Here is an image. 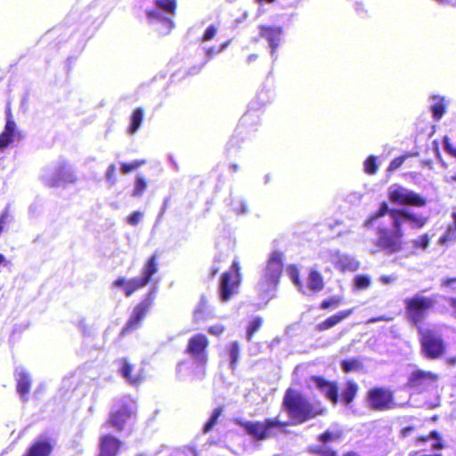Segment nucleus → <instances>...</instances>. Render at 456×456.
I'll list each match as a JSON object with an SVG mask.
<instances>
[{"label":"nucleus","instance_id":"nucleus-1","mask_svg":"<svg viewBox=\"0 0 456 456\" xmlns=\"http://www.w3.org/2000/svg\"><path fill=\"white\" fill-rule=\"evenodd\" d=\"M282 408L294 425H300L326 412L320 401L311 402L305 395L292 387L286 389L282 398Z\"/></svg>","mask_w":456,"mask_h":456},{"label":"nucleus","instance_id":"nucleus-2","mask_svg":"<svg viewBox=\"0 0 456 456\" xmlns=\"http://www.w3.org/2000/svg\"><path fill=\"white\" fill-rule=\"evenodd\" d=\"M391 220V227L385 224L377 226L375 237L371 240L373 253L392 256L400 253L403 249L405 244L403 229L399 226L398 220Z\"/></svg>","mask_w":456,"mask_h":456},{"label":"nucleus","instance_id":"nucleus-3","mask_svg":"<svg viewBox=\"0 0 456 456\" xmlns=\"http://www.w3.org/2000/svg\"><path fill=\"white\" fill-rule=\"evenodd\" d=\"M386 215H388L391 219L398 220L400 227H403L404 221H408L413 229H420L428 223V217L426 216L414 214L405 208H389L387 203L386 201H382L379 209L369 215L364 220L363 225L366 228H370L375 222Z\"/></svg>","mask_w":456,"mask_h":456},{"label":"nucleus","instance_id":"nucleus-4","mask_svg":"<svg viewBox=\"0 0 456 456\" xmlns=\"http://www.w3.org/2000/svg\"><path fill=\"white\" fill-rule=\"evenodd\" d=\"M157 253L152 254L144 263L142 275L126 280L124 277H118L112 282V287L122 288L126 297H131L136 291L146 287L152 279V276L159 270Z\"/></svg>","mask_w":456,"mask_h":456},{"label":"nucleus","instance_id":"nucleus-5","mask_svg":"<svg viewBox=\"0 0 456 456\" xmlns=\"http://www.w3.org/2000/svg\"><path fill=\"white\" fill-rule=\"evenodd\" d=\"M137 405L132 401H122L112 408L102 428H112L117 433L125 432L129 429L130 423L137 418Z\"/></svg>","mask_w":456,"mask_h":456},{"label":"nucleus","instance_id":"nucleus-6","mask_svg":"<svg viewBox=\"0 0 456 456\" xmlns=\"http://www.w3.org/2000/svg\"><path fill=\"white\" fill-rule=\"evenodd\" d=\"M420 353L428 360H436L444 356L447 345L442 334L430 328H419L418 330Z\"/></svg>","mask_w":456,"mask_h":456},{"label":"nucleus","instance_id":"nucleus-7","mask_svg":"<svg viewBox=\"0 0 456 456\" xmlns=\"http://www.w3.org/2000/svg\"><path fill=\"white\" fill-rule=\"evenodd\" d=\"M436 299L432 297H425L416 294L404 300V308L407 321L418 330L424 328V321L428 312L434 308Z\"/></svg>","mask_w":456,"mask_h":456},{"label":"nucleus","instance_id":"nucleus-8","mask_svg":"<svg viewBox=\"0 0 456 456\" xmlns=\"http://www.w3.org/2000/svg\"><path fill=\"white\" fill-rule=\"evenodd\" d=\"M239 425L245 432L256 441H263L277 435V430L286 432L288 422L281 421L277 418H267L264 421H239Z\"/></svg>","mask_w":456,"mask_h":456},{"label":"nucleus","instance_id":"nucleus-9","mask_svg":"<svg viewBox=\"0 0 456 456\" xmlns=\"http://www.w3.org/2000/svg\"><path fill=\"white\" fill-rule=\"evenodd\" d=\"M155 294L156 289L149 290L147 294L134 305L129 318L119 332V337L125 338L142 326L144 319L154 305Z\"/></svg>","mask_w":456,"mask_h":456},{"label":"nucleus","instance_id":"nucleus-10","mask_svg":"<svg viewBox=\"0 0 456 456\" xmlns=\"http://www.w3.org/2000/svg\"><path fill=\"white\" fill-rule=\"evenodd\" d=\"M365 401L369 409L373 411H386L398 407L395 391L383 386L370 387L366 392Z\"/></svg>","mask_w":456,"mask_h":456},{"label":"nucleus","instance_id":"nucleus-11","mask_svg":"<svg viewBox=\"0 0 456 456\" xmlns=\"http://www.w3.org/2000/svg\"><path fill=\"white\" fill-rule=\"evenodd\" d=\"M283 254L280 250L271 253L267 261L263 278L260 282L261 289L268 291L277 287L283 272Z\"/></svg>","mask_w":456,"mask_h":456},{"label":"nucleus","instance_id":"nucleus-12","mask_svg":"<svg viewBox=\"0 0 456 456\" xmlns=\"http://www.w3.org/2000/svg\"><path fill=\"white\" fill-rule=\"evenodd\" d=\"M289 275L297 289L303 294H306L308 291L316 294L324 289V278L318 270L311 269L308 272L306 284H304L301 281L299 270L296 265L289 266Z\"/></svg>","mask_w":456,"mask_h":456},{"label":"nucleus","instance_id":"nucleus-13","mask_svg":"<svg viewBox=\"0 0 456 456\" xmlns=\"http://www.w3.org/2000/svg\"><path fill=\"white\" fill-rule=\"evenodd\" d=\"M231 271L222 273L219 283V297L222 302L229 301L237 294L240 283V265L238 261H233Z\"/></svg>","mask_w":456,"mask_h":456},{"label":"nucleus","instance_id":"nucleus-14","mask_svg":"<svg viewBox=\"0 0 456 456\" xmlns=\"http://www.w3.org/2000/svg\"><path fill=\"white\" fill-rule=\"evenodd\" d=\"M208 337L202 333H196L188 339L185 353L198 366L205 367L208 362Z\"/></svg>","mask_w":456,"mask_h":456},{"label":"nucleus","instance_id":"nucleus-15","mask_svg":"<svg viewBox=\"0 0 456 456\" xmlns=\"http://www.w3.org/2000/svg\"><path fill=\"white\" fill-rule=\"evenodd\" d=\"M388 199L391 203L400 206L421 208L427 204L426 199L420 194L402 186L390 190Z\"/></svg>","mask_w":456,"mask_h":456},{"label":"nucleus","instance_id":"nucleus-16","mask_svg":"<svg viewBox=\"0 0 456 456\" xmlns=\"http://www.w3.org/2000/svg\"><path fill=\"white\" fill-rule=\"evenodd\" d=\"M438 380V375L430 370L417 369L413 370L408 377L406 386L409 388L422 391L429 385Z\"/></svg>","mask_w":456,"mask_h":456},{"label":"nucleus","instance_id":"nucleus-17","mask_svg":"<svg viewBox=\"0 0 456 456\" xmlns=\"http://www.w3.org/2000/svg\"><path fill=\"white\" fill-rule=\"evenodd\" d=\"M122 441L116 436L104 433L99 438V453L97 456H118L122 448Z\"/></svg>","mask_w":456,"mask_h":456},{"label":"nucleus","instance_id":"nucleus-18","mask_svg":"<svg viewBox=\"0 0 456 456\" xmlns=\"http://www.w3.org/2000/svg\"><path fill=\"white\" fill-rule=\"evenodd\" d=\"M310 379L330 402L333 404L338 402V387L336 381L328 380L322 376H312Z\"/></svg>","mask_w":456,"mask_h":456},{"label":"nucleus","instance_id":"nucleus-19","mask_svg":"<svg viewBox=\"0 0 456 456\" xmlns=\"http://www.w3.org/2000/svg\"><path fill=\"white\" fill-rule=\"evenodd\" d=\"M259 35L261 37L265 38L272 48L271 53L274 54L281 39L283 33L281 27L260 25L258 27Z\"/></svg>","mask_w":456,"mask_h":456},{"label":"nucleus","instance_id":"nucleus-20","mask_svg":"<svg viewBox=\"0 0 456 456\" xmlns=\"http://www.w3.org/2000/svg\"><path fill=\"white\" fill-rule=\"evenodd\" d=\"M354 309V308H348L345 309L339 312H337L336 314L330 315L321 322L317 323L315 325V330L318 332H323L328 330H330L334 328L335 326L338 325L340 322H342L344 320L348 318L350 315L353 314Z\"/></svg>","mask_w":456,"mask_h":456},{"label":"nucleus","instance_id":"nucleus-21","mask_svg":"<svg viewBox=\"0 0 456 456\" xmlns=\"http://www.w3.org/2000/svg\"><path fill=\"white\" fill-rule=\"evenodd\" d=\"M16 136H20L19 133L16 131V123L12 119L11 112L8 111L4 131L0 134V149L3 150L8 147L14 141Z\"/></svg>","mask_w":456,"mask_h":456},{"label":"nucleus","instance_id":"nucleus-22","mask_svg":"<svg viewBox=\"0 0 456 456\" xmlns=\"http://www.w3.org/2000/svg\"><path fill=\"white\" fill-rule=\"evenodd\" d=\"M53 450V444L48 438L36 440L28 449L27 456H50Z\"/></svg>","mask_w":456,"mask_h":456},{"label":"nucleus","instance_id":"nucleus-23","mask_svg":"<svg viewBox=\"0 0 456 456\" xmlns=\"http://www.w3.org/2000/svg\"><path fill=\"white\" fill-rule=\"evenodd\" d=\"M358 391V384L353 380H347L345 389L340 394V401L345 405H349L356 397Z\"/></svg>","mask_w":456,"mask_h":456},{"label":"nucleus","instance_id":"nucleus-24","mask_svg":"<svg viewBox=\"0 0 456 456\" xmlns=\"http://www.w3.org/2000/svg\"><path fill=\"white\" fill-rule=\"evenodd\" d=\"M122 367L120 369L121 375L132 385L140 384L143 378L140 374L132 375L134 366L128 362L126 358L120 360Z\"/></svg>","mask_w":456,"mask_h":456},{"label":"nucleus","instance_id":"nucleus-25","mask_svg":"<svg viewBox=\"0 0 456 456\" xmlns=\"http://www.w3.org/2000/svg\"><path fill=\"white\" fill-rule=\"evenodd\" d=\"M430 439L434 440L432 444V448L435 450H441L444 447L442 437L438 431L432 430L426 436H416L415 441L416 444H425L428 442Z\"/></svg>","mask_w":456,"mask_h":456},{"label":"nucleus","instance_id":"nucleus-26","mask_svg":"<svg viewBox=\"0 0 456 456\" xmlns=\"http://www.w3.org/2000/svg\"><path fill=\"white\" fill-rule=\"evenodd\" d=\"M334 266L341 272L352 271L356 268V265L353 258L348 256L336 254L333 260Z\"/></svg>","mask_w":456,"mask_h":456},{"label":"nucleus","instance_id":"nucleus-27","mask_svg":"<svg viewBox=\"0 0 456 456\" xmlns=\"http://www.w3.org/2000/svg\"><path fill=\"white\" fill-rule=\"evenodd\" d=\"M31 387V379L28 373L21 372L19 379L17 380L16 390L18 394L23 398L27 399Z\"/></svg>","mask_w":456,"mask_h":456},{"label":"nucleus","instance_id":"nucleus-28","mask_svg":"<svg viewBox=\"0 0 456 456\" xmlns=\"http://www.w3.org/2000/svg\"><path fill=\"white\" fill-rule=\"evenodd\" d=\"M144 117V110L142 107H137L132 112L130 125L127 128L129 134H134L140 127Z\"/></svg>","mask_w":456,"mask_h":456},{"label":"nucleus","instance_id":"nucleus-29","mask_svg":"<svg viewBox=\"0 0 456 456\" xmlns=\"http://www.w3.org/2000/svg\"><path fill=\"white\" fill-rule=\"evenodd\" d=\"M307 452L314 456H338V452L330 446L315 444L307 447Z\"/></svg>","mask_w":456,"mask_h":456},{"label":"nucleus","instance_id":"nucleus-30","mask_svg":"<svg viewBox=\"0 0 456 456\" xmlns=\"http://www.w3.org/2000/svg\"><path fill=\"white\" fill-rule=\"evenodd\" d=\"M433 98L436 101L431 105L430 110L432 112L433 118L435 120H439L446 111V104L444 97L434 96Z\"/></svg>","mask_w":456,"mask_h":456},{"label":"nucleus","instance_id":"nucleus-31","mask_svg":"<svg viewBox=\"0 0 456 456\" xmlns=\"http://www.w3.org/2000/svg\"><path fill=\"white\" fill-rule=\"evenodd\" d=\"M342 437L343 432L341 430L333 431L327 429L317 436V440L322 444L326 445L330 442L339 441Z\"/></svg>","mask_w":456,"mask_h":456},{"label":"nucleus","instance_id":"nucleus-32","mask_svg":"<svg viewBox=\"0 0 456 456\" xmlns=\"http://www.w3.org/2000/svg\"><path fill=\"white\" fill-rule=\"evenodd\" d=\"M155 5L166 13L174 15L177 8V0H155Z\"/></svg>","mask_w":456,"mask_h":456},{"label":"nucleus","instance_id":"nucleus-33","mask_svg":"<svg viewBox=\"0 0 456 456\" xmlns=\"http://www.w3.org/2000/svg\"><path fill=\"white\" fill-rule=\"evenodd\" d=\"M341 368L345 373H349L362 369V363L359 358L345 359L341 362Z\"/></svg>","mask_w":456,"mask_h":456},{"label":"nucleus","instance_id":"nucleus-34","mask_svg":"<svg viewBox=\"0 0 456 456\" xmlns=\"http://www.w3.org/2000/svg\"><path fill=\"white\" fill-rule=\"evenodd\" d=\"M417 155H418L417 152H411V153H406V154H403V155H401L399 157L395 158L389 163V165H388V167L387 168V173H393L394 171H395L398 168H400L402 167V165L403 164V162L407 159H409L411 157L417 156Z\"/></svg>","mask_w":456,"mask_h":456},{"label":"nucleus","instance_id":"nucleus-35","mask_svg":"<svg viewBox=\"0 0 456 456\" xmlns=\"http://www.w3.org/2000/svg\"><path fill=\"white\" fill-rule=\"evenodd\" d=\"M264 323V320L260 316L255 317L248 325L246 330V338L250 341L256 331L260 330Z\"/></svg>","mask_w":456,"mask_h":456},{"label":"nucleus","instance_id":"nucleus-36","mask_svg":"<svg viewBox=\"0 0 456 456\" xmlns=\"http://www.w3.org/2000/svg\"><path fill=\"white\" fill-rule=\"evenodd\" d=\"M208 307V298L206 296H201L200 299L194 309L193 315L196 321L203 319L206 315Z\"/></svg>","mask_w":456,"mask_h":456},{"label":"nucleus","instance_id":"nucleus-37","mask_svg":"<svg viewBox=\"0 0 456 456\" xmlns=\"http://www.w3.org/2000/svg\"><path fill=\"white\" fill-rule=\"evenodd\" d=\"M229 354L231 357L230 366L232 370H235L240 358V344L233 341L230 344Z\"/></svg>","mask_w":456,"mask_h":456},{"label":"nucleus","instance_id":"nucleus-38","mask_svg":"<svg viewBox=\"0 0 456 456\" xmlns=\"http://www.w3.org/2000/svg\"><path fill=\"white\" fill-rule=\"evenodd\" d=\"M364 172L368 175H375L379 169L378 158L370 155L363 163Z\"/></svg>","mask_w":456,"mask_h":456},{"label":"nucleus","instance_id":"nucleus-39","mask_svg":"<svg viewBox=\"0 0 456 456\" xmlns=\"http://www.w3.org/2000/svg\"><path fill=\"white\" fill-rule=\"evenodd\" d=\"M222 412H223V406H218L213 411L210 418L208 419V420L205 423V425L203 427L204 433H208L213 428V427L217 422V419H218L219 416L222 414Z\"/></svg>","mask_w":456,"mask_h":456},{"label":"nucleus","instance_id":"nucleus-40","mask_svg":"<svg viewBox=\"0 0 456 456\" xmlns=\"http://www.w3.org/2000/svg\"><path fill=\"white\" fill-rule=\"evenodd\" d=\"M412 247L414 249L426 250L430 243V236L428 233H424L418 238L411 240Z\"/></svg>","mask_w":456,"mask_h":456},{"label":"nucleus","instance_id":"nucleus-41","mask_svg":"<svg viewBox=\"0 0 456 456\" xmlns=\"http://www.w3.org/2000/svg\"><path fill=\"white\" fill-rule=\"evenodd\" d=\"M148 186L147 180L142 176H137L134 182V188L132 191L134 197H141Z\"/></svg>","mask_w":456,"mask_h":456},{"label":"nucleus","instance_id":"nucleus-42","mask_svg":"<svg viewBox=\"0 0 456 456\" xmlns=\"http://www.w3.org/2000/svg\"><path fill=\"white\" fill-rule=\"evenodd\" d=\"M443 144L444 151L452 158L456 159V147L451 142L449 136L443 137ZM452 180L456 182V173L452 176Z\"/></svg>","mask_w":456,"mask_h":456},{"label":"nucleus","instance_id":"nucleus-43","mask_svg":"<svg viewBox=\"0 0 456 456\" xmlns=\"http://www.w3.org/2000/svg\"><path fill=\"white\" fill-rule=\"evenodd\" d=\"M342 303V300L339 297H332L327 299H324L320 304V308L322 310H327L332 307H338Z\"/></svg>","mask_w":456,"mask_h":456},{"label":"nucleus","instance_id":"nucleus-44","mask_svg":"<svg viewBox=\"0 0 456 456\" xmlns=\"http://www.w3.org/2000/svg\"><path fill=\"white\" fill-rule=\"evenodd\" d=\"M143 164H145V160L144 159L134 160V161L130 162V163H123L121 165L120 170H121V172L123 174H128V173H130V172L139 168Z\"/></svg>","mask_w":456,"mask_h":456},{"label":"nucleus","instance_id":"nucleus-45","mask_svg":"<svg viewBox=\"0 0 456 456\" xmlns=\"http://www.w3.org/2000/svg\"><path fill=\"white\" fill-rule=\"evenodd\" d=\"M147 17L150 20H164L168 23L169 28L173 27V20L168 18H164L163 14L159 10H149L146 12Z\"/></svg>","mask_w":456,"mask_h":456},{"label":"nucleus","instance_id":"nucleus-46","mask_svg":"<svg viewBox=\"0 0 456 456\" xmlns=\"http://www.w3.org/2000/svg\"><path fill=\"white\" fill-rule=\"evenodd\" d=\"M370 284V280L367 275H357L354 278V287L357 289H364Z\"/></svg>","mask_w":456,"mask_h":456},{"label":"nucleus","instance_id":"nucleus-47","mask_svg":"<svg viewBox=\"0 0 456 456\" xmlns=\"http://www.w3.org/2000/svg\"><path fill=\"white\" fill-rule=\"evenodd\" d=\"M143 214L141 211H134L126 217V222L132 226L137 225L142 219Z\"/></svg>","mask_w":456,"mask_h":456},{"label":"nucleus","instance_id":"nucleus-48","mask_svg":"<svg viewBox=\"0 0 456 456\" xmlns=\"http://www.w3.org/2000/svg\"><path fill=\"white\" fill-rule=\"evenodd\" d=\"M216 26L210 25L206 28V30L201 37V40L203 42L209 41L216 36Z\"/></svg>","mask_w":456,"mask_h":456},{"label":"nucleus","instance_id":"nucleus-49","mask_svg":"<svg viewBox=\"0 0 456 456\" xmlns=\"http://www.w3.org/2000/svg\"><path fill=\"white\" fill-rule=\"evenodd\" d=\"M224 330L225 328L222 324H215L208 328V333L216 337L220 336L224 331Z\"/></svg>","mask_w":456,"mask_h":456},{"label":"nucleus","instance_id":"nucleus-50","mask_svg":"<svg viewBox=\"0 0 456 456\" xmlns=\"http://www.w3.org/2000/svg\"><path fill=\"white\" fill-rule=\"evenodd\" d=\"M115 172H116V167L114 164H110L108 168H107V171H106V174H105V176H106V179L110 182V183H114L115 182Z\"/></svg>","mask_w":456,"mask_h":456},{"label":"nucleus","instance_id":"nucleus-51","mask_svg":"<svg viewBox=\"0 0 456 456\" xmlns=\"http://www.w3.org/2000/svg\"><path fill=\"white\" fill-rule=\"evenodd\" d=\"M456 284V277L444 278L440 281L442 288H452Z\"/></svg>","mask_w":456,"mask_h":456},{"label":"nucleus","instance_id":"nucleus-52","mask_svg":"<svg viewBox=\"0 0 456 456\" xmlns=\"http://www.w3.org/2000/svg\"><path fill=\"white\" fill-rule=\"evenodd\" d=\"M446 300L452 309V316L456 320V296L449 297Z\"/></svg>","mask_w":456,"mask_h":456},{"label":"nucleus","instance_id":"nucleus-53","mask_svg":"<svg viewBox=\"0 0 456 456\" xmlns=\"http://www.w3.org/2000/svg\"><path fill=\"white\" fill-rule=\"evenodd\" d=\"M417 429L416 426H407L400 429L401 437H406L410 435L411 432Z\"/></svg>","mask_w":456,"mask_h":456},{"label":"nucleus","instance_id":"nucleus-54","mask_svg":"<svg viewBox=\"0 0 456 456\" xmlns=\"http://www.w3.org/2000/svg\"><path fill=\"white\" fill-rule=\"evenodd\" d=\"M9 264V260H7L6 257L2 253H0V267L7 266Z\"/></svg>","mask_w":456,"mask_h":456},{"label":"nucleus","instance_id":"nucleus-55","mask_svg":"<svg viewBox=\"0 0 456 456\" xmlns=\"http://www.w3.org/2000/svg\"><path fill=\"white\" fill-rule=\"evenodd\" d=\"M257 57H258V56H257V54H256V53L249 54V55L248 56V58H247V61H248V63H250V62H252V61H256V60L257 59Z\"/></svg>","mask_w":456,"mask_h":456},{"label":"nucleus","instance_id":"nucleus-56","mask_svg":"<svg viewBox=\"0 0 456 456\" xmlns=\"http://www.w3.org/2000/svg\"><path fill=\"white\" fill-rule=\"evenodd\" d=\"M446 362L450 365H455L456 364V356L447 358Z\"/></svg>","mask_w":456,"mask_h":456},{"label":"nucleus","instance_id":"nucleus-57","mask_svg":"<svg viewBox=\"0 0 456 456\" xmlns=\"http://www.w3.org/2000/svg\"><path fill=\"white\" fill-rule=\"evenodd\" d=\"M218 271H219L218 267H213L211 269L210 277L214 278L216 276V274L218 273Z\"/></svg>","mask_w":456,"mask_h":456},{"label":"nucleus","instance_id":"nucleus-58","mask_svg":"<svg viewBox=\"0 0 456 456\" xmlns=\"http://www.w3.org/2000/svg\"><path fill=\"white\" fill-rule=\"evenodd\" d=\"M247 210H248L247 205L245 203H241L240 204V213H245V212H247Z\"/></svg>","mask_w":456,"mask_h":456},{"label":"nucleus","instance_id":"nucleus-59","mask_svg":"<svg viewBox=\"0 0 456 456\" xmlns=\"http://www.w3.org/2000/svg\"><path fill=\"white\" fill-rule=\"evenodd\" d=\"M435 152H436V156L437 157V159H441V153H440V151H439V148H438L437 145L435 147Z\"/></svg>","mask_w":456,"mask_h":456},{"label":"nucleus","instance_id":"nucleus-60","mask_svg":"<svg viewBox=\"0 0 456 456\" xmlns=\"http://www.w3.org/2000/svg\"><path fill=\"white\" fill-rule=\"evenodd\" d=\"M423 164H424L425 166H428V167H431V166H432V161H431V160H424V161H423Z\"/></svg>","mask_w":456,"mask_h":456},{"label":"nucleus","instance_id":"nucleus-61","mask_svg":"<svg viewBox=\"0 0 456 456\" xmlns=\"http://www.w3.org/2000/svg\"><path fill=\"white\" fill-rule=\"evenodd\" d=\"M257 3H273L275 0H256Z\"/></svg>","mask_w":456,"mask_h":456},{"label":"nucleus","instance_id":"nucleus-62","mask_svg":"<svg viewBox=\"0 0 456 456\" xmlns=\"http://www.w3.org/2000/svg\"><path fill=\"white\" fill-rule=\"evenodd\" d=\"M227 45H228V43H227V42H226V43H224V44L222 45V46H221V48H220V50H219V51L224 50V49L227 46Z\"/></svg>","mask_w":456,"mask_h":456},{"label":"nucleus","instance_id":"nucleus-63","mask_svg":"<svg viewBox=\"0 0 456 456\" xmlns=\"http://www.w3.org/2000/svg\"><path fill=\"white\" fill-rule=\"evenodd\" d=\"M382 280L385 281V282H388L389 281V278L388 277H383Z\"/></svg>","mask_w":456,"mask_h":456},{"label":"nucleus","instance_id":"nucleus-64","mask_svg":"<svg viewBox=\"0 0 456 456\" xmlns=\"http://www.w3.org/2000/svg\"><path fill=\"white\" fill-rule=\"evenodd\" d=\"M420 456H442L441 454H433V455H420Z\"/></svg>","mask_w":456,"mask_h":456}]
</instances>
